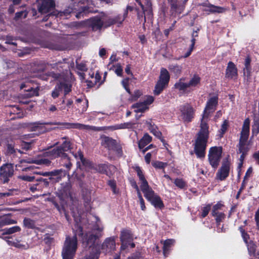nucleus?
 Wrapping results in <instances>:
<instances>
[{
    "label": "nucleus",
    "mask_w": 259,
    "mask_h": 259,
    "mask_svg": "<svg viewBox=\"0 0 259 259\" xmlns=\"http://www.w3.org/2000/svg\"><path fill=\"white\" fill-rule=\"evenodd\" d=\"M218 102L219 97L218 95L210 97L206 102L203 111L200 129L196 134L194 144V151L198 158H204L205 156L209 135L208 125L206 122L203 121V119L208 118L211 113L215 111L218 105Z\"/></svg>",
    "instance_id": "1"
},
{
    "label": "nucleus",
    "mask_w": 259,
    "mask_h": 259,
    "mask_svg": "<svg viewBox=\"0 0 259 259\" xmlns=\"http://www.w3.org/2000/svg\"><path fill=\"white\" fill-rule=\"evenodd\" d=\"M60 157L62 160L61 151L57 147L43 152L32 158H28L25 161L28 163H34L38 165H45L49 166L51 163V160Z\"/></svg>",
    "instance_id": "2"
},
{
    "label": "nucleus",
    "mask_w": 259,
    "mask_h": 259,
    "mask_svg": "<svg viewBox=\"0 0 259 259\" xmlns=\"http://www.w3.org/2000/svg\"><path fill=\"white\" fill-rule=\"evenodd\" d=\"M60 125L62 128H75V129H82L85 126V125L79 123H70V122H56L54 123L52 122H42L40 121L30 122L28 123L27 127L30 131H38L39 133H44L47 131V128L45 125Z\"/></svg>",
    "instance_id": "3"
},
{
    "label": "nucleus",
    "mask_w": 259,
    "mask_h": 259,
    "mask_svg": "<svg viewBox=\"0 0 259 259\" xmlns=\"http://www.w3.org/2000/svg\"><path fill=\"white\" fill-rule=\"evenodd\" d=\"M142 180L140 188L144 193L145 198L151 203L156 208L162 209L164 207V204L160 197L156 194L151 187L149 186L147 179Z\"/></svg>",
    "instance_id": "4"
},
{
    "label": "nucleus",
    "mask_w": 259,
    "mask_h": 259,
    "mask_svg": "<svg viewBox=\"0 0 259 259\" xmlns=\"http://www.w3.org/2000/svg\"><path fill=\"white\" fill-rule=\"evenodd\" d=\"M78 243L76 235L66 236L63 246L61 255L62 259H73L77 249Z\"/></svg>",
    "instance_id": "5"
},
{
    "label": "nucleus",
    "mask_w": 259,
    "mask_h": 259,
    "mask_svg": "<svg viewBox=\"0 0 259 259\" xmlns=\"http://www.w3.org/2000/svg\"><path fill=\"white\" fill-rule=\"evenodd\" d=\"M66 59H63V62L59 61L55 63L48 64V65L51 66L53 69H56L60 72L59 73L51 72H50V76L52 77L54 79H58L66 75L71 76L72 74L70 70L68 65L66 64Z\"/></svg>",
    "instance_id": "6"
},
{
    "label": "nucleus",
    "mask_w": 259,
    "mask_h": 259,
    "mask_svg": "<svg viewBox=\"0 0 259 259\" xmlns=\"http://www.w3.org/2000/svg\"><path fill=\"white\" fill-rule=\"evenodd\" d=\"M170 80V74L165 68L160 69L159 78L155 84L153 93L155 96L160 95L167 87Z\"/></svg>",
    "instance_id": "7"
},
{
    "label": "nucleus",
    "mask_w": 259,
    "mask_h": 259,
    "mask_svg": "<svg viewBox=\"0 0 259 259\" xmlns=\"http://www.w3.org/2000/svg\"><path fill=\"white\" fill-rule=\"evenodd\" d=\"M62 139L65 140L60 146H57V148L60 150L61 154L62 155L61 164L69 169L72 166V163L70 161V158L65 152L70 150L71 142L67 137H63Z\"/></svg>",
    "instance_id": "8"
},
{
    "label": "nucleus",
    "mask_w": 259,
    "mask_h": 259,
    "mask_svg": "<svg viewBox=\"0 0 259 259\" xmlns=\"http://www.w3.org/2000/svg\"><path fill=\"white\" fill-rule=\"evenodd\" d=\"M20 90H23L26 93L24 96L27 98L38 96L39 87L32 80L26 79L23 81L20 85Z\"/></svg>",
    "instance_id": "9"
},
{
    "label": "nucleus",
    "mask_w": 259,
    "mask_h": 259,
    "mask_svg": "<svg viewBox=\"0 0 259 259\" xmlns=\"http://www.w3.org/2000/svg\"><path fill=\"white\" fill-rule=\"evenodd\" d=\"M101 236V234L99 233L94 234L91 232L86 233L82 237V243L86 247L92 248L91 251H94L96 249H99L100 251V246L98 243V240Z\"/></svg>",
    "instance_id": "10"
},
{
    "label": "nucleus",
    "mask_w": 259,
    "mask_h": 259,
    "mask_svg": "<svg viewBox=\"0 0 259 259\" xmlns=\"http://www.w3.org/2000/svg\"><path fill=\"white\" fill-rule=\"evenodd\" d=\"M222 152L223 148L222 147L213 146L210 147L209 150L208 160L210 165L214 169H217L219 165Z\"/></svg>",
    "instance_id": "11"
},
{
    "label": "nucleus",
    "mask_w": 259,
    "mask_h": 259,
    "mask_svg": "<svg viewBox=\"0 0 259 259\" xmlns=\"http://www.w3.org/2000/svg\"><path fill=\"white\" fill-rule=\"evenodd\" d=\"M103 18L102 15H97L81 22L80 24L81 26L91 28L94 31L100 30L104 26Z\"/></svg>",
    "instance_id": "12"
},
{
    "label": "nucleus",
    "mask_w": 259,
    "mask_h": 259,
    "mask_svg": "<svg viewBox=\"0 0 259 259\" xmlns=\"http://www.w3.org/2000/svg\"><path fill=\"white\" fill-rule=\"evenodd\" d=\"M224 207V202L222 201L217 202L215 204L212 206L211 214L212 217L214 218L218 227L220 225L221 223L223 222L226 218L225 214L222 211Z\"/></svg>",
    "instance_id": "13"
},
{
    "label": "nucleus",
    "mask_w": 259,
    "mask_h": 259,
    "mask_svg": "<svg viewBox=\"0 0 259 259\" xmlns=\"http://www.w3.org/2000/svg\"><path fill=\"white\" fill-rule=\"evenodd\" d=\"M182 119L185 122H190L194 117L195 109L189 103H186L180 106Z\"/></svg>",
    "instance_id": "14"
},
{
    "label": "nucleus",
    "mask_w": 259,
    "mask_h": 259,
    "mask_svg": "<svg viewBox=\"0 0 259 259\" xmlns=\"http://www.w3.org/2000/svg\"><path fill=\"white\" fill-rule=\"evenodd\" d=\"M101 145L108 150L116 151L117 153L122 152V148L117 145L115 140L106 135H103L101 136Z\"/></svg>",
    "instance_id": "15"
},
{
    "label": "nucleus",
    "mask_w": 259,
    "mask_h": 259,
    "mask_svg": "<svg viewBox=\"0 0 259 259\" xmlns=\"http://www.w3.org/2000/svg\"><path fill=\"white\" fill-rule=\"evenodd\" d=\"M71 76L66 75L58 79H54L58 81L57 84L60 87L61 91L64 90V97L72 91V84L70 80Z\"/></svg>",
    "instance_id": "16"
},
{
    "label": "nucleus",
    "mask_w": 259,
    "mask_h": 259,
    "mask_svg": "<svg viewBox=\"0 0 259 259\" xmlns=\"http://www.w3.org/2000/svg\"><path fill=\"white\" fill-rule=\"evenodd\" d=\"M94 169L97 172L106 175L110 178L116 171V167L108 163L96 164L94 166Z\"/></svg>",
    "instance_id": "17"
},
{
    "label": "nucleus",
    "mask_w": 259,
    "mask_h": 259,
    "mask_svg": "<svg viewBox=\"0 0 259 259\" xmlns=\"http://www.w3.org/2000/svg\"><path fill=\"white\" fill-rule=\"evenodd\" d=\"M230 162L228 160H224L221 167L219 169L217 175L218 178H227L229 176L230 170Z\"/></svg>",
    "instance_id": "18"
},
{
    "label": "nucleus",
    "mask_w": 259,
    "mask_h": 259,
    "mask_svg": "<svg viewBox=\"0 0 259 259\" xmlns=\"http://www.w3.org/2000/svg\"><path fill=\"white\" fill-rule=\"evenodd\" d=\"M14 171L13 165L11 163L4 164L0 167V176L3 178H11Z\"/></svg>",
    "instance_id": "19"
},
{
    "label": "nucleus",
    "mask_w": 259,
    "mask_h": 259,
    "mask_svg": "<svg viewBox=\"0 0 259 259\" xmlns=\"http://www.w3.org/2000/svg\"><path fill=\"white\" fill-rule=\"evenodd\" d=\"M237 76L238 69L236 66L233 62L229 61L226 69L225 77L232 79L234 78H237Z\"/></svg>",
    "instance_id": "20"
},
{
    "label": "nucleus",
    "mask_w": 259,
    "mask_h": 259,
    "mask_svg": "<svg viewBox=\"0 0 259 259\" xmlns=\"http://www.w3.org/2000/svg\"><path fill=\"white\" fill-rule=\"evenodd\" d=\"M39 175L44 177H51L56 176V178H62V177H65L67 176L68 178H70L69 175L68 174L67 171L60 169H55L51 171H45L39 172Z\"/></svg>",
    "instance_id": "21"
},
{
    "label": "nucleus",
    "mask_w": 259,
    "mask_h": 259,
    "mask_svg": "<svg viewBox=\"0 0 259 259\" xmlns=\"http://www.w3.org/2000/svg\"><path fill=\"white\" fill-rule=\"evenodd\" d=\"M115 240L113 237L106 238L101 246V249L106 253L114 251L115 249Z\"/></svg>",
    "instance_id": "22"
},
{
    "label": "nucleus",
    "mask_w": 259,
    "mask_h": 259,
    "mask_svg": "<svg viewBox=\"0 0 259 259\" xmlns=\"http://www.w3.org/2000/svg\"><path fill=\"white\" fill-rule=\"evenodd\" d=\"M120 240L121 243L131 242L133 240V234L131 229L123 228L120 231Z\"/></svg>",
    "instance_id": "23"
},
{
    "label": "nucleus",
    "mask_w": 259,
    "mask_h": 259,
    "mask_svg": "<svg viewBox=\"0 0 259 259\" xmlns=\"http://www.w3.org/2000/svg\"><path fill=\"white\" fill-rule=\"evenodd\" d=\"M17 221L11 219L9 215L0 216V232H3V227L11 224H15Z\"/></svg>",
    "instance_id": "24"
},
{
    "label": "nucleus",
    "mask_w": 259,
    "mask_h": 259,
    "mask_svg": "<svg viewBox=\"0 0 259 259\" xmlns=\"http://www.w3.org/2000/svg\"><path fill=\"white\" fill-rule=\"evenodd\" d=\"M8 244L10 246L15 247L17 248L22 250H27L29 248V245L27 243L23 244L21 243V240L16 239L15 240H6Z\"/></svg>",
    "instance_id": "25"
},
{
    "label": "nucleus",
    "mask_w": 259,
    "mask_h": 259,
    "mask_svg": "<svg viewBox=\"0 0 259 259\" xmlns=\"http://www.w3.org/2000/svg\"><path fill=\"white\" fill-rule=\"evenodd\" d=\"M145 123L147 125L149 130L152 133L155 137L158 138H160L162 136V133L160 132L157 126L154 123H152V120H146Z\"/></svg>",
    "instance_id": "26"
},
{
    "label": "nucleus",
    "mask_w": 259,
    "mask_h": 259,
    "mask_svg": "<svg viewBox=\"0 0 259 259\" xmlns=\"http://www.w3.org/2000/svg\"><path fill=\"white\" fill-rule=\"evenodd\" d=\"M251 59L249 56H247L244 61V67L243 68V74L246 76L248 78L251 76Z\"/></svg>",
    "instance_id": "27"
},
{
    "label": "nucleus",
    "mask_w": 259,
    "mask_h": 259,
    "mask_svg": "<svg viewBox=\"0 0 259 259\" xmlns=\"http://www.w3.org/2000/svg\"><path fill=\"white\" fill-rule=\"evenodd\" d=\"M185 80V78L182 77L174 84L175 89L178 90L179 91H182L184 93H186L187 89L189 88L188 83L184 82Z\"/></svg>",
    "instance_id": "28"
},
{
    "label": "nucleus",
    "mask_w": 259,
    "mask_h": 259,
    "mask_svg": "<svg viewBox=\"0 0 259 259\" xmlns=\"http://www.w3.org/2000/svg\"><path fill=\"white\" fill-rule=\"evenodd\" d=\"M175 243V240L172 239H168L163 242V254L166 257L168 256L170 250V247Z\"/></svg>",
    "instance_id": "29"
},
{
    "label": "nucleus",
    "mask_w": 259,
    "mask_h": 259,
    "mask_svg": "<svg viewBox=\"0 0 259 259\" xmlns=\"http://www.w3.org/2000/svg\"><path fill=\"white\" fill-rule=\"evenodd\" d=\"M202 6L208 7L209 9L205 10V11H208L211 13H223L228 10L227 8L220 6H216L212 4H209L208 6L203 4Z\"/></svg>",
    "instance_id": "30"
},
{
    "label": "nucleus",
    "mask_w": 259,
    "mask_h": 259,
    "mask_svg": "<svg viewBox=\"0 0 259 259\" xmlns=\"http://www.w3.org/2000/svg\"><path fill=\"white\" fill-rule=\"evenodd\" d=\"M152 138L148 133L144 135L143 137L138 142V147L141 150L152 141Z\"/></svg>",
    "instance_id": "31"
},
{
    "label": "nucleus",
    "mask_w": 259,
    "mask_h": 259,
    "mask_svg": "<svg viewBox=\"0 0 259 259\" xmlns=\"http://www.w3.org/2000/svg\"><path fill=\"white\" fill-rule=\"evenodd\" d=\"M135 124V123L133 122H127L120 124H117L114 125L110 126V128L112 130H117L120 129H130L133 128Z\"/></svg>",
    "instance_id": "32"
},
{
    "label": "nucleus",
    "mask_w": 259,
    "mask_h": 259,
    "mask_svg": "<svg viewBox=\"0 0 259 259\" xmlns=\"http://www.w3.org/2000/svg\"><path fill=\"white\" fill-rule=\"evenodd\" d=\"M91 12H92L91 7H89V6L81 7L79 9V12L76 14L75 17L77 19H80L81 17H83L84 16H86L87 14Z\"/></svg>",
    "instance_id": "33"
},
{
    "label": "nucleus",
    "mask_w": 259,
    "mask_h": 259,
    "mask_svg": "<svg viewBox=\"0 0 259 259\" xmlns=\"http://www.w3.org/2000/svg\"><path fill=\"white\" fill-rule=\"evenodd\" d=\"M73 155L76 159H79L84 166H90L91 165V162L84 157L83 152L80 150L75 154L73 153Z\"/></svg>",
    "instance_id": "34"
},
{
    "label": "nucleus",
    "mask_w": 259,
    "mask_h": 259,
    "mask_svg": "<svg viewBox=\"0 0 259 259\" xmlns=\"http://www.w3.org/2000/svg\"><path fill=\"white\" fill-rule=\"evenodd\" d=\"M132 108H136L134 111L136 113H143L149 108L143 102L136 103L132 105Z\"/></svg>",
    "instance_id": "35"
},
{
    "label": "nucleus",
    "mask_w": 259,
    "mask_h": 259,
    "mask_svg": "<svg viewBox=\"0 0 259 259\" xmlns=\"http://www.w3.org/2000/svg\"><path fill=\"white\" fill-rule=\"evenodd\" d=\"M167 1L170 6V13L171 15L176 16L178 13V10L179 8V6L177 4L178 0H167Z\"/></svg>",
    "instance_id": "36"
},
{
    "label": "nucleus",
    "mask_w": 259,
    "mask_h": 259,
    "mask_svg": "<svg viewBox=\"0 0 259 259\" xmlns=\"http://www.w3.org/2000/svg\"><path fill=\"white\" fill-rule=\"evenodd\" d=\"M211 208V204L208 203L201 207L199 212V216L201 218H205L209 213Z\"/></svg>",
    "instance_id": "37"
},
{
    "label": "nucleus",
    "mask_w": 259,
    "mask_h": 259,
    "mask_svg": "<svg viewBox=\"0 0 259 259\" xmlns=\"http://www.w3.org/2000/svg\"><path fill=\"white\" fill-rule=\"evenodd\" d=\"M201 78L198 74H194L192 78L188 82L189 88L193 87L195 88L200 83Z\"/></svg>",
    "instance_id": "38"
},
{
    "label": "nucleus",
    "mask_w": 259,
    "mask_h": 259,
    "mask_svg": "<svg viewBox=\"0 0 259 259\" xmlns=\"http://www.w3.org/2000/svg\"><path fill=\"white\" fill-rule=\"evenodd\" d=\"M245 244L247 246L249 254L250 256H254L255 255L256 247L255 243L252 240H250L248 243Z\"/></svg>",
    "instance_id": "39"
},
{
    "label": "nucleus",
    "mask_w": 259,
    "mask_h": 259,
    "mask_svg": "<svg viewBox=\"0 0 259 259\" xmlns=\"http://www.w3.org/2000/svg\"><path fill=\"white\" fill-rule=\"evenodd\" d=\"M21 228L18 226H15L10 228H6L4 229L2 235H11L16 232H19L21 231Z\"/></svg>",
    "instance_id": "40"
},
{
    "label": "nucleus",
    "mask_w": 259,
    "mask_h": 259,
    "mask_svg": "<svg viewBox=\"0 0 259 259\" xmlns=\"http://www.w3.org/2000/svg\"><path fill=\"white\" fill-rule=\"evenodd\" d=\"M102 17L103 18V22L104 23L103 27L106 28L110 27L111 26L114 25L113 22L112 20V17L107 16L106 14L104 13H102Z\"/></svg>",
    "instance_id": "41"
},
{
    "label": "nucleus",
    "mask_w": 259,
    "mask_h": 259,
    "mask_svg": "<svg viewBox=\"0 0 259 259\" xmlns=\"http://www.w3.org/2000/svg\"><path fill=\"white\" fill-rule=\"evenodd\" d=\"M23 226L27 229H34L35 227V222L30 218H25L23 221Z\"/></svg>",
    "instance_id": "42"
},
{
    "label": "nucleus",
    "mask_w": 259,
    "mask_h": 259,
    "mask_svg": "<svg viewBox=\"0 0 259 259\" xmlns=\"http://www.w3.org/2000/svg\"><path fill=\"white\" fill-rule=\"evenodd\" d=\"M136 1L138 3L139 5L141 6V7L142 9V12L141 13H140L139 12V9H137V10L138 11L137 12L138 19H139V20H141L142 21V19H144V24L146 21V17H145V12L146 10H145L144 5L142 4V3L140 1H139L138 0H136Z\"/></svg>",
    "instance_id": "43"
},
{
    "label": "nucleus",
    "mask_w": 259,
    "mask_h": 259,
    "mask_svg": "<svg viewBox=\"0 0 259 259\" xmlns=\"http://www.w3.org/2000/svg\"><path fill=\"white\" fill-rule=\"evenodd\" d=\"M171 182L179 189H186L187 187V183L183 179H170Z\"/></svg>",
    "instance_id": "44"
},
{
    "label": "nucleus",
    "mask_w": 259,
    "mask_h": 259,
    "mask_svg": "<svg viewBox=\"0 0 259 259\" xmlns=\"http://www.w3.org/2000/svg\"><path fill=\"white\" fill-rule=\"evenodd\" d=\"M168 69L176 75H180L182 72V67L178 64H172L168 66Z\"/></svg>",
    "instance_id": "45"
},
{
    "label": "nucleus",
    "mask_w": 259,
    "mask_h": 259,
    "mask_svg": "<svg viewBox=\"0 0 259 259\" xmlns=\"http://www.w3.org/2000/svg\"><path fill=\"white\" fill-rule=\"evenodd\" d=\"M35 142V141L34 140H31L29 142L22 141L20 145L22 149L25 150H28L32 148Z\"/></svg>",
    "instance_id": "46"
},
{
    "label": "nucleus",
    "mask_w": 259,
    "mask_h": 259,
    "mask_svg": "<svg viewBox=\"0 0 259 259\" xmlns=\"http://www.w3.org/2000/svg\"><path fill=\"white\" fill-rule=\"evenodd\" d=\"M238 230L241 233V237L243 240L245 244L248 243L249 242L250 240V235L248 234V233L245 230L243 226H240L239 227Z\"/></svg>",
    "instance_id": "47"
},
{
    "label": "nucleus",
    "mask_w": 259,
    "mask_h": 259,
    "mask_svg": "<svg viewBox=\"0 0 259 259\" xmlns=\"http://www.w3.org/2000/svg\"><path fill=\"white\" fill-rule=\"evenodd\" d=\"M20 191L18 189H9L8 192L0 193V199H3L5 197H9L14 195H17Z\"/></svg>",
    "instance_id": "48"
},
{
    "label": "nucleus",
    "mask_w": 259,
    "mask_h": 259,
    "mask_svg": "<svg viewBox=\"0 0 259 259\" xmlns=\"http://www.w3.org/2000/svg\"><path fill=\"white\" fill-rule=\"evenodd\" d=\"M142 94L143 93L141 91L139 90H135L133 93L131 92V94H130L131 96L128 100L131 102L136 101Z\"/></svg>",
    "instance_id": "49"
},
{
    "label": "nucleus",
    "mask_w": 259,
    "mask_h": 259,
    "mask_svg": "<svg viewBox=\"0 0 259 259\" xmlns=\"http://www.w3.org/2000/svg\"><path fill=\"white\" fill-rule=\"evenodd\" d=\"M229 127V122L227 120H225L223 121L221 125V128L219 130V133L220 134V137L222 138L223 137L224 135L227 132L228 128Z\"/></svg>",
    "instance_id": "50"
},
{
    "label": "nucleus",
    "mask_w": 259,
    "mask_h": 259,
    "mask_svg": "<svg viewBox=\"0 0 259 259\" xmlns=\"http://www.w3.org/2000/svg\"><path fill=\"white\" fill-rule=\"evenodd\" d=\"M108 185L110 187L114 194L119 193V189L116 188V182L114 179H110L108 181Z\"/></svg>",
    "instance_id": "51"
},
{
    "label": "nucleus",
    "mask_w": 259,
    "mask_h": 259,
    "mask_svg": "<svg viewBox=\"0 0 259 259\" xmlns=\"http://www.w3.org/2000/svg\"><path fill=\"white\" fill-rule=\"evenodd\" d=\"M108 185L110 187L114 194L119 193V189L116 188V182L114 179H110L108 181Z\"/></svg>",
    "instance_id": "52"
},
{
    "label": "nucleus",
    "mask_w": 259,
    "mask_h": 259,
    "mask_svg": "<svg viewBox=\"0 0 259 259\" xmlns=\"http://www.w3.org/2000/svg\"><path fill=\"white\" fill-rule=\"evenodd\" d=\"M28 12L26 10H22L16 13L14 19L15 20H18L22 18H26Z\"/></svg>",
    "instance_id": "53"
},
{
    "label": "nucleus",
    "mask_w": 259,
    "mask_h": 259,
    "mask_svg": "<svg viewBox=\"0 0 259 259\" xmlns=\"http://www.w3.org/2000/svg\"><path fill=\"white\" fill-rule=\"evenodd\" d=\"M152 166L155 168L164 169L167 166V163L159 161H155L152 162Z\"/></svg>",
    "instance_id": "54"
},
{
    "label": "nucleus",
    "mask_w": 259,
    "mask_h": 259,
    "mask_svg": "<svg viewBox=\"0 0 259 259\" xmlns=\"http://www.w3.org/2000/svg\"><path fill=\"white\" fill-rule=\"evenodd\" d=\"M246 143H240L239 142L238 144V149L237 151V154L239 153H247L248 151V149L247 147H245Z\"/></svg>",
    "instance_id": "55"
},
{
    "label": "nucleus",
    "mask_w": 259,
    "mask_h": 259,
    "mask_svg": "<svg viewBox=\"0 0 259 259\" xmlns=\"http://www.w3.org/2000/svg\"><path fill=\"white\" fill-rule=\"evenodd\" d=\"M249 135V132H246V133H244L243 131H241L239 142L246 143L248 139Z\"/></svg>",
    "instance_id": "56"
},
{
    "label": "nucleus",
    "mask_w": 259,
    "mask_h": 259,
    "mask_svg": "<svg viewBox=\"0 0 259 259\" xmlns=\"http://www.w3.org/2000/svg\"><path fill=\"white\" fill-rule=\"evenodd\" d=\"M250 120L248 118L245 119L243 122L241 131L244 133L249 132Z\"/></svg>",
    "instance_id": "57"
},
{
    "label": "nucleus",
    "mask_w": 259,
    "mask_h": 259,
    "mask_svg": "<svg viewBox=\"0 0 259 259\" xmlns=\"http://www.w3.org/2000/svg\"><path fill=\"white\" fill-rule=\"evenodd\" d=\"M112 20L114 25L117 24L119 26V25L122 24V22L124 21V18H121V15L118 14L114 17H112Z\"/></svg>",
    "instance_id": "58"
},
{
    "label": "nucleus",
    "mask_w": 259,
    "mask_h": 259,
    "mask_svg": "<svg viewBox=\"0 0 259 259\" xmlns=\"http://www.w3.org/2000/svg\"><path fill=\"white\" fill-rule=\"evenodd\" d=\"M61 92L62 91L60 90V87H59L58 85L56 84L55 88L52 92V97L54 99L58 98Z\"/></svg>",
    "instance_id": "59"
},
{
    "label": "nucleus",
    "mask_w": 259,
    "mask_h": 259,
    "mask_svg": "<svg viewBox=\"0 0 259 259\" xmlns=\"http://www.w3.org/2000/svg\"><path fill=\"white\" fill-rule=\"evenodd\" d=\"M76 68L81 71H87L88 68L86 64L84 63H78L77 61H76Z\"/></svg>",
    "instance_id": "60"
},
{
    "label": "nucleus",
    "mask_w": 259,
    "mask_h": 259,
    "mask_svg": "<svg viewBox=\"0 0 259 259\" xmlns=\"http://www.w3.org/2000/svg\"><path fill=\"white\" fill-rule=\"evenodd\" d=\"M6 153L8 155H11L16 153V150L14 146L11 144H8L7 145Z\"/></svg>",
    "instance_id": "61"
},
{
    "label": "nucleus",
    "mask_w": 259,
    "mask_h": 259,
    "mask_svg": "<svg viewBox=\"0 0 259 259\" xmlns=\"http://www.w3.org/2000/svg\"><path fill=\"white\" fill-rule=\"evenodd\" d=\"M115 73L118 76H122L123 69L120 63L116 64V68L115 70Z\"/></svg>",
    "instance_id": "62"
},
{
    "label": "nucleus",
    "mask_w": 259,
    "mask_h": 259,
    "mask_svg": "<svg viewBox=\"0 0 259 259\" xmlns=\"http://www.w3.org/2000/svg\"><path fill=\"white\" fill-rule=\"evenodd\" d=\"M135 171L137 172L139 178H145L143 174L142 170L141 167L139 166H136L134 167Z\"/></svg>",
    "instance_id": "63"
},
{
    "label": "nucleus",
    "mask_w": 259,
    "mask_h": 259,
    "mask_svg": "<svg viewBox=\"0 0 259 259\" xmlns=\"http://www.w3.org/2000/svg\"><path fill=\"white\" fill-rule=\"evenodd\" d=\"M53 238L51 237L48 234H46L45 236L44 241L47 245H51L53 241Z\"/></svg>",
    "instance_id": "64"
}]
</instances>
